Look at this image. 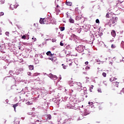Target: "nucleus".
<instances>
[{"mask_svg": "<svg viewBox=\"0 0 124 124\" xmlns=\"http://www.w3.org/2000/svg\"><path fill=\"white\" fill-rule=\"evenodd\" d=\"M78 50L79 53H83V52H84V48H83V46H79L78 47Z\"/></svg>", "mask_w": 124, "mask_h": 124, "instance_id": "7ed1b4c3", "label": "nucleus"}, {"mask_svg": "<svg viewBox=\"0 0 124 124\" xmlns=\"http://www.w3.org/2000/svg\"><path fill=\"white\" fill-rule=\"evenodd\" d=\"M109 26L111 27V25H110Z\"/></svg>", "mask_w": 124, "mask_h": 124, "instance_id": "37998d69", "label": "nucleus"}, {"mask_svg": "<svg viewBox=\"0 0 124 124\" xmlns=\"http://www.w3.org/2000/svg\"><path fill=\"white\" fill-rule=\"evenodd\" d=\"M52 118V116H51V115L49 114L47 115V120H51Z\"/></svg>", "mask_w": 124, "mask_h": 124, "instance_id": "f3484780", "label": "nucleus"}, {"mask_svg": "<svg viewBox=\"0 0 124 124\" xmlns=\"http://www.w3.org/2000/svg\"><path fill=\"white\" fill-rule=\"evenodd\" d=\"M95 22L97 24H99V19H96Z\"/></svg>", "mask_w": 124, "mask_h": 124, "instance_id": "cd10ccee", "label": "nucleus"}, {"mask_svg": "<svg viewBox=\"0 0 124 124\" xmlns=\"http://www.w3.org/2000/svg\"><path fill=\"white\" fill-rule=\"evenodd\" d=\"M106 18H110V16H109V14L107 13L106 16Z\"/></svg>", "mask_w": 124, "mask_h": 124, "instance_id": "b1692460", "label": "nucleus"}, {"mask_svg": "<svg viewBox=\"0 0 124 124\" xmlns=\"http://www.w3.org/2000/svg\"><path fill=\"white\" fill-rule=\"evenodd\" d=\"M28 75H29V76H31V73L28 72L27 73Z\"/></svg>", "mask_w": 124, "mask_h": 124, "instance_id": "7c9ffc66", "label": "nucleus"}, {"mask_svg": "<svg viewBox=\"0 0 124 124\" xmlns=\"http://www.w3.org/2000/svg\"><path fill=\"white\" fill-rule=\"evenodd\" d=\"M30 70H33V65H30L29 66Z\"/></svg>", "mask_w": 124, "mask_h": 124, "instance_id": "9b49d317", "label": "nucleus"}, {"mask_svg": "<svg viewBox=\"0 0 124 124\" xmlns=\"http://www.w3.org/2000/svg\"><path fill=\"white\" fill-rule=\"evenodd\" d=\"M85 69H87V70L90 69V67H89V66L86 67L85 68Z\"/></svg>", "mask_w": 124, "mask_h": 124, "instance_id": "e433bc0d", "label": "nucleus"}, {"mask_svg": "<svg viewBox=\"0 0 124 124\" xmlns=\"http://www.w3.org/2000/svg\"><path fill=\"white\" fill-rule=\"evenodd\" d=\"M43 58V56H41V58L42 59Z\"/></svg>", "mask_w": 124, "mask_h": 124, "instance_id": "a19ab883", "label": "nucleus"}, {"mask_svg": "<svg viewBox=\"0 0 124 124\" xmlns=\"http://www.w3.org/2000/svg\"><path fill=\"white\" fill-rule=\"evenodd\" d=\"M4 3V0H0V4H3Z\"/></svg>", "mask_w": 124, "mask_h": 124, "instance_id": "a211bd4d", "label": "nucleus"}, {"mask_svg": "<svg viewBox=\"0 0 124 124\" xmlns=\"http://www.w3.org/2000/svg\"><path fill=\"white\" fill-rule=\"evenodd\" d=\"M62 66H63V68L64 69H66V65H64L63 66V64H62Z\"/></svg>", "mask_w": 124, "mask_h": 124, "instance_id": "2f4dec72", "label": "nucleus"}, {"mask_svg": "<svg viewBox=\"0 0 124 124\" xmlns=\"http://www.w3.org/2000/svg\"><path fill=\"white\" fill-rule=\"evenodd\" d=\"M10 8L11 9H12V10H13L15 8L14 6H13V4H11Z\"/></svg>", "mask_w": 124, "mask_h": 124, "instance_id": "ddd939ff", "label": "nucleus"}, {"mask_svg": "<svg viewBox=\"0 0 124 124\" xmlns=\"http://www.w3.org/2000/svg\"><path fill=\"white\" fill-rule=\"evenodd\" d=\"M15 124H20V121H15Z\"/></svg>", "mask_w": 124, "mask_h": 124, "instance_id": "72a5a7b5", "label": "nucleus"}, {"mask_svg": "<svg viewBox=\"0 0 124 124\" xmlns=\"http://www.w3.org/2000/svg\"><path fill=\"white\" fill-rule=\"evenodd\" d=\"M102 76H103V77H106L107 74L106 73H103Z\"/></svg>", "mask_w": 124, "mask_h": 124, "instance_id": "a878e982", "label": "nucleus"}, {"mask_svg": "<svg viewBox=\"0 0 124 124\" xmlns=\"http://www.w3.org/2000/svg\"><path fill=\"white\" fill-rule=\"evenodd\" d=\"M89 104H90V105H93V102H89Z\"/></svg>", "mask_w": 124, "mask_h": 124, "instance_id": "58836bf2", "label": "nucleus"}, {"mask_svg": "<svg viewBox=\"0 0 124 124\" xmlns=\"http://www.w3.org/2000/svg\"><path fill=\"white\" fill-rule=\"evenodd\" d=\"M115 80H117V78H114V81H115Z\"/></svg>", "mask_w": 124, "mask_h": 124, "instance_id": "ea45409f", "label": "nucleus"}, {"mask_svg": "<svg viewBox=\"0 0 124 124\" xmlns=\"http://www.w3.org/2000/svg\"><path fill=\"white\" fill-rule=\"evenodd\" d=\"M66 62H69L68 63H69V66H71V65H72V62H71V60H68V59H67Z\"/></svg>", "mask_w": 124, "mask_h": 124, "instance_id": "0eeeda50", "label": "nucleus"}, {"mask_svg": "<svg viewBox=\"0 0 124 124\" xmlns=\"http://www.w3.org/2000/svg\"><path fill=\"white\" fill-rule=\"evenodd\" d=\"M4 15V13L3 12H0V16H3Z\"/></svg>", "mask_w": 124, "mask_h": 124, "instance_id": "bb28decb", "label": "nucleus"}, {"mask_svg": "<svg viewBox=\"0 0 124 124\" xmlns=\"http://www.w3.org/2000/svg\"><path fill=\"white\" fill-rule=\"evenodd\" d=\"M58 79V77L56 76H54L53 80H57Z\"/></svg>", "mask_w": 124, "mask_h": 124, "instance_id": "4be33fe9", "label": "nucleus"}, {"mask_svg": "<svg viewBox=\"0 0 124 124\" xmlns=\"http://www.w3.org/2000/svg\"><path fill=\"white\" fill-rule=\"evenodd\" d=\"M60 30L61 31H64V27H61Z\"/></svg>", "mask_w": 124, "mask_h": 124, "instance_id": "aec40b11", "label": "nucleus"}, {"mask_svg": "<svg viewBox=\"0 0 124 124\" xmlns=\"http://www.w3.org/2000/svg\"><path fill=\"white\" fill-rule=\"evenodd\" d=\"M111 33L113 37H115V36H116V31H115L112 30L111 32Z\"/></svg>", "mask_w": 124, "mask_h": 124, "instance_id": "6e6552de", "label": "nucleus"}, {"mask_svg": "<svg viewBox=\"0 0 124 124\" xmlns=\"http://www.w3.org/2000/svg\"><path fill=\"white\" fill-rule=\"evenodd\" d=\"M120 93L121 94H124V88H123L122 90L121 91Z\"/></svg>", "mask_w": 124, "mask_h": 124, "instance_id": "6ab92c4d", "label": "nucleus"}, {"mask_svg": "<svg viewBox=\"0 0 124 124\" xmlns=\"http://www.w3.org/2000/svg\"><path fill=\"white\" fill-rule=\"evenodd\" d=\"M26 104L27 105H31L32 104V102H31L30 101H28L27 102V103H26Z\"/></svg>", "mask_w": 124, "mask_h": 124, "instance_id": "2eb2a0df", "label": "nucleus"}, {"mask_svg": "<svg viewBox=\"0 0 124 124\" xmlns=\"http://www.w3.org/2000/svg\"><path fill=\"white\" fill-rule=\"evenodd\" d=\"M66 4L68 6H71L72 5V2H67Z\"/></svg>", "mask_w": 124, "mask_h": 124, "instance_id": "9d476101", "label": "nucleus"}, {"mask_svg": "<svg viewBox=\"0 0 124 124\" xmlns=\"http://www.w3.org/2000/svg\"><path fill=\"white\" fill-rule=\"evenodd\" d=\"M69 22L70 23L73 24V23H74V20H73L72 18H70Z\"/></svg>", "mask_w": 124, "mask_h": 124, "instance_id": "4468645a", "label": "nucleus"}, {"mask_svg": "<svg viewBox=\"0 0 124 124\" xmlns=\"http://www.w3.org/2000/svg\"><path fill=\"white\" fill-rule=\"evenodd\" d=\"M77 86L78 89H79L80 90V89H81V87H82V83H81V82H78Z\"/></svg>", "mask_w": 124, "mask_h": 124, "instance_id": "423d86ee", "label": "nucleus"}, {"mask_svg": "<svg viewBox=\"0 0 124 124\" xmlns=\"http://www.w3.org/2000/svg\"><path fill=\"white\" fill-rule=\"evenodd\" d=\"M114 79H115L114 78H110L109 79L110 82H113V81H114Z\"/></svg>", "mask_w": 124, "mask_h": 124, "instance_id": "5701e85b", "label": "nucleus"}, {"mask_svg": "<svg viewBox=\"0 0 124 124\" xmlns=\"http://www.w3.org/2000/svg\"><path fill=\"white\" fill-rule=\"evenodd\" d=\"M32 39H33V38H32Z\"/></svg>", "mask_w": 124, "mask_h": 124, "instance_id": "c03bdc74", "label": "nucleus"}, {"mask_svg": "<svg viewBox=\"0 0 124 124\" xmlns=\"http://www.w3.org/2000/svg\"><path fill=\"white\" fill-rule=\"evenodd\" d=\"M116 47V45L112 44L111 45V48H113V49H114V48Z\"/></svg>", "mask_w": 124, "mask_h": 124, "instance_id": "393cba45", "label": "nucleus"}, {"mask_svg": "<svg viewBox=\"0 0 124 124\" xmlns=\"http://www.w3.org/2000/svg\"><path fill=\"white\" fill-rule=\"evenodd\" d=\"M97 91H98V93H102L101 89H100V88H99Z\"/></svg>", "mask_w": 124, "mask_h": 124, "instance_id": "f704fd0d", "label": "nucleus"}, {"mask_svg": "<svg viewBox=\"0 0 124 124\" xmlns=\"http://www.w3.org/2000/svg\"><path fill=\"white\" fill-rule=\"evenodd\" d=\"M13 5L14 6V7H15V8H16L17 7H18V4L17 3H14L13 4Z\"/></svg>", "mask_w": 124, "mask_h": 124, "instance_id": "f8f14e48", "label": "nucleus"}, {"mask_svg": "<svg viewBox=\"0 0 124 124\" xmlns=\"http://www.w3.org/2000/svg\"><path fill=\"white\" fill-rule=\"evenodd\" d=\"M40 24H45L46 25H48L51 23V18L47 17L46 18H41L40 19Z\"/></svg>", "mask_w": 124, "mask_h": 124, "instance_id": "f03ea898", "label": "nucleus"}, {"mask_svg": "<svg viewBox=\"0 0 124 124\" xmlns=\"http://www.w3.org/2000/svg\"><path fill=\"white\" fill-rule=\"evenodd\" d=\"M60 46H63V43H62V41H61L60 42Z\"/></svg>", "mask_w": 124, "mask_h": 124, "instance_id": "c9c22d12", "label": "nucleus"}, {"mask_svg": "<svg viewBox=\"0 0 124 124\" xmlns=\"http://www.w3.org/2000/svg\"><path fill=\"white\" fill-rule=\"evenodd\" d=\"M54 75H49L50 78H51V79H52L54 78Z\"/></svg>", "mask_w": 124, "mask_h": 124, "instance_id": "412c9836", "label": "nucleus"}, {"mask_svg": "<svg viewBox=\"0 0 124 124\" xmlns=\"http://www.w3.org/2000/svg\"><path fill=\"white\" fill-rule=\"evenodd\" d=\"M19 105L18 103H16L15 105H13V107L14 108V110L15 111H16V108L17 107V106H18Z\"/></svg>", "mask_w": 124, "mask_h": 124, "instance_id": "1a4fd4ad", "label": "nucleus"}, {"mask_svg": "<svg viewBox=\"0 0 124 124\" xmlns=\"http://www.w3.org/2000/svg\"><path fill=\"white\" fill-rule=\"evenodd\" d=\"M90 111L87 109H85L84 111L83 115L84 116H87V115H89L90 114Z\"/></svg>", "mask_w": 124, "mask_h": 124, "instance_id": "39448f33", "label": "nucleus"}, {"mask_svg": "<svg viewBox=\"0 0 124 124\" xmlns=\"http://www.w3.org/2000/svg\"><path fill=\"white\" fill-rule=\"evenodd\" d=\"M26 37H26L25 35H23V36H22V39H26Z\"/></svg>", "mask_w": 124, "mask_h": 124, "instance_id": "c85d7f7f", "label": "nucleus"}, {"mask_svg": "<svg viewBox=\"0 0 124 124\" xmlns=\"http://www.w3.org/2000/svg\"><path fill=\"white\" fill-rule=\"evenodd\" d=\"M85 64L87 65L89 64V62H85Z\"/></svg>", "mask_w": 124, "mask_h": 124, "instance_id": "4c0bfd02", "label": "nucleus"}, {"mask_svg": "<svg viewBox=\"0 0 124 124\" xmlns=\"http://www.w3.org/2000/svg\"><path fill=\"white\" fill-rule=\"evenodd\" d=\"M38 76V73H34L33 75V77H35V76Z\"/></svg>", "mask_w": 124, "mask_h": 124, "instance_id": "473e14b6", "label": "nucleus"}, {"mask_svg": "<svg viewBox=\"0 0 124 124\" xmlns=\"http://www.w3.org/2000/svg\"><path fill=\"white\" fill-rule=\"evenodd\" d=\"M112 21V19H110L109 21Z\"/></svg>", "mask_w": 124, "mask_h": 124, "instance_id": "79ce46f5", "label": "nucleus"}, {"mask_svg": "<svg viewBox=\"0 0 124 124\" xmlns=\"http://www.w3.org/2000/svg\"><path fill=\"white\" fill-rule=\"evenodd\" d=\"M123 59H124V58Z\"/></svg>", "mask_w": 124, "mask_h": 124, "instance_id": "49530a36", "label": "nucleus"}, {"mask_svg": "<svg viewBox=\"0 0 124 124\" xmlns=\"http://www.w3.org/2000/svg\"><path fill=\"white\" fill-rule=\"evenodd\" d=\"M46 55H47L49 57H51L48 58L47 60H49L50 61H51L53 62H56L57 60V57H54V54H52V53L50 51H47L46 53Z\"/></svg>", "mask_w": 124, "mask_h": 124, "instance_id": "f257e3e1", "label": "nucleus"}, {"mask_svg": "<svg viewBox=\"0 0 124 124\" xmlns=\"http://www.w3.org/2000/svg\"><path fill=\"white\" fill-rule=\"evenodd\" d=\"M34 41H35V40H34Z\"/></svg>", "mask_w": 124, "mask_h": 124, "instance_id": "a18cd8bd", "label": "nucleus"}, {"mask_svg": "<svg viewBox=\"0 0 124 124\" xmlns=\"http://www.w3.org/2000/svg\"><path fill=\"white\" fill-rule=\"evenodd\" d=\"M117 20H118V17H113L112 19V24H115V23H116Z\"/></svg>", "mask_w": 124, "mask_h": 124, "instance_id": "20e7f679", "label": "nucleus"}, {"mask_svg": "<svg viewBox=\"0 0 124 124\" xmlns=\"http://www.w3.org/2000/svg\"><path fill=\"white\" fill-rule=\"evenodd\" d=\"M59 7V5H57L56 7L55 8L56 11H60V10L58 9Z\"/></svg>", "mask_w": 124, "mask_h": 124, "instance_id": "dca6fc26", "label": "nucleus"}, {"mask_svg": "<svg viewBox=\"0 0 124 124\" xmlns=\"http://www.w3.org/2000/svg\"><path fill=\"white\" fill-rule=\"evenodd\" d=\"M6 35H7V36H9V32L7 31L5 32Z\"/></svg>", "mask_w": 124, "mask_h": 124, "instance_id": "c756f323", "label": "nucleus"}]
</instances>
